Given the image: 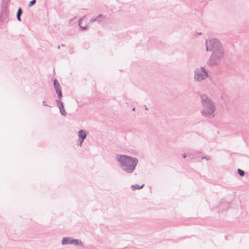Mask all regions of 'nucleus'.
<instances>
[{
	"label": "nucleus",
	"mask_w": 249,
	"mask_h": 249,
	"mask_svg": "<svg viewBox=\"0 0 249 249\" xmlns=\"http://www.w3.org/2000/svg\"><path fill=\"white\" fill-rule=\"evenodd\" d=\"M118 161L121 162L124 170L128 173H131L134 171L138 162L136 159L125 155L120 156Z\"/></svg>",
	"instance_id": "obj_1"
},
{
	"label": "nucleus",
	"mask_w": 249,
	"mask_h": 249,
	"mask_svg": "<svg viewBox=\"0 0 249 249\" xmlns=\"http://www.w3.org/2000/svg\"><path fill=\"white\" fill-rule=\"evenodd\" d=\"M206 46L207 51L210 50L214 52L212 56V59H215L217 57L219 58L222 56L223 53L220 50V45L217 40H210L206 43Z\"/></svg>",
	"instance_id": "obj_2"
},
{
	"label": "nucleus",
	"mask_w": 249,
	"mask_h": 249,
	"mask_svg": "<svg viewBox=\"0 0 249 249\" xmlns=\"http://www.w3.org/2000/svg\"><path fill=\"white\" fill-rule=\"evenodd\" d=\"M202 104L204 106L203 112L207 115H210L214 111V107L206 95L201 96Z\"/></svg>",
	"instance_id": "obj_3"
},
{
	"label": "nucleus",
	"mask_w": 249,
	"mask_h": 249,
	"mask_svg": "<svg viewBox=\"0 0 249 249\" xmlns=\"http://www.w3.org/2000/svg\"><path fill=\"white\" fill-rule=\"evenodd\" d=\"M208 77L206 72L201 68L196 71L195 75V79L197 81H200L206 79Z\"/></svg>",
	"instance_id": "obj_4"
},
{
	"label": "nucleus",
	"mask_w": 249,
	"mask_h": 249,
	"mask_svg": "<svg viewBox=\"0 0 249 249\" xmlns=\"http://www.w3.org/2000/svg\"><path fill=\"white\" fill-rule=\"evenodd\" d=\"M87 19L85 18H81L79 23L80 27L84 29H86L87 27Z\"/></svg>",
	"instance_id": "obj_5"
},
{
	"label": "nucleus",
	"mask_w": 249,
	"mask_h": 249,
	"mask_svg": "<svg viewBox=\"0 0 249 249\" xmlns=\"http://www.w3.org/2000/svg\"><path fill=\"white\" fill-rule=\"evenodd\" d=\"M87 134L85 130H81L78 133V136L81 139L80 144L81 145L84 139L86 137Z\"/></svg>",
	"instance_id": "obj_6"
},
{
	"label": "nucleus",
	"mask_w": 249,
	"mask_h": 249,
	"mask_svg": "<svg viewBox=\"0 0 249 249\" xmlns=\"http://www.w3.org/2000/svg\"><path fill=\"white\" fill-rule=\"evenodd\" d=\"M104 18L103 15L100 14L98 17L95 18H91L90 20L91 22H94L95 21H102Z\"/></svg>",
	"instance_id": "obj_7"
},
{
	"label": "nucleus",
	"mask_w": 249,
	"mask_h": 249,
	"mask_svg": "<svg viewBox=\"0 0 249 249\" xmlns=\"http://www.w3.org/2000/svg\"><path fill=\"white\" fill-rule=\"evenodd\" d=\"M72 238H65L63 239L62 244L63 245L71 244V242Z\"/></svg>",
	"instance_id": "obj_8"
},
{
	"label": "nucleus",
	"mask_w": 249,
	"mask_h": 249,
	"mask_svg": "<svg viewBox=\"0 0 249 249\" xmlns=\"http://www.w3.org/2000/svg\"><path fill=\"white\" fill-rule=\"evenodd\" d=\"M59 107L61 114L63 115H66V112L64 109V105L62 103H60V105H59Z\"/></svg>",
	"instance_id": "obj_9"
},
{
	"label": "nucleus",
	"mask_w": 249,
	"mask_h": 249,
	"mask_svg": "<svg viewBox=\"0 0 249 249\" xmlns=\"http://www.w3.org/2000/svg\"><path fill=\"white\" fill-rule=\"evenodd\" d=\"M143 186H144V184H142L140 186L139 185H133L131 186V187L133 190H135L136 189H141L143 187Z\"/></svg>",
	"instance_id": "obj_10"
},
{
	"label": "nucleus",
	"mask_w": 249,
	"mask_h": 249,
	"mask_svg": "<svg viewBox=\"0 0 249 249\" xmlns=\"http://www.w3.org/2000/svg\"><path fill=\"white\" fill-rule=\"evenodd\" d=\"M71 244H73L75 245H82V243L80 241H79L78 240L76 239H72L71 242Z\"/></svg>",
	"instance_id": "obj_11"
},
{
	"label": "nucleus",
	"mask_w": 249,
	"mask_h": 249,
	"mask_svg": "<svg viewBox=\"0 0 249 249\" xmlns=\"http://www.w3.org/2000/svg\"><path fill=\"white\" fill-rule=\"evenodd\" d=\"M22 13V10L21 8H19L17 13V18L18 20L20 21V15Z\"/></svg>",
	"instance_id": "obj_12"
},
{
	"label": "nucleus",
	"mask_w": 249,
	"mask_h": 249,
	"mask_svg": "<svg viewBox=\"0 0 249 249\" xmlns=\"http://www.w3.org/2000/svg\"><path fill=\"white\" fill-rule=\"evenodd\" d=\"M238 172L239 174L242 177H243L245 174L244 172L240 169L238 170Z\"/></svg>",
	"instance_id": "obj_13"
},
{
	"label": "nucleus",
	"mask_w": 249,
	"mask_h": 249,
	"mask_svg": "<svg viewBox=\"0 0 249 249\" xmlns=\"http://www.w3.org/2000/svg\"><path fill=\"white\" fill-rule=\"evenodd\" d=\"M36 1V0H32V1H31L29 4V6L31 7L32 6H33L34 4H35Z\"/></svg>",
	"instance_id": "obj_14"
},
{
	"label": "nucleus",
	"mask_w": 249,
	"mask_h": 249,
	"mask_svg": "<svg viewBox=\"0 0 249 249\" xmlns=\"http://www.w3.org/2000/svg\"><path fill=\"white\" fill-rule=\"evenodd\" d=\"M55 88L56 92H58L59 91H60V86L58 84H57V86H55Z\"/></svg>",
	"instance_id": "obj_15"
},
{
	"label": "nucleus",
	"mask_w": 249,
	"mask_h": 249,
	"mask_svg": "<svg viewBox=\"0 0 249 249\" xmlns=\"http://www.w3.org/2000/svg\"><path fill=\"white\" fill-rule=\"evenodd\" d=\"M59 98H61L62 97V93L61 91H59L58 92H57Z\"/></svg>",
	"instance_id": "obj_16"
},
{
	"label": "nucleus",
	"mask_w": 249,
	"mask_h": 249,
	"mask_svg": "<svg viewBox=\"0 0 249 249\" xmlns=\"http://www.w3.org/2000/svg\"><path fill=\"white\" fill-rule=\"evenodd\" d=\"M53 84L54 85V86L55 87V86H57V84H58V82H57V81L55 79L53 81Z\"/></svg>",
	"instance_id": "obj_17"
},
{
	"label": "nucleus",
	"mask_w": 249,
	"mask_h": 249,
	"mask_svg": "<svg viewBox=\"0 0 249 249\" xmlns=\"http://www.w3.org/2000/svg\"><path fill=\"white\" fill-rule=\"evenodd\" d=\"M183 157L184 158H185L186 157V155L185 154H183Z\"/></svg>",
	"instance_id": "obj_18"
}]
</instances>
